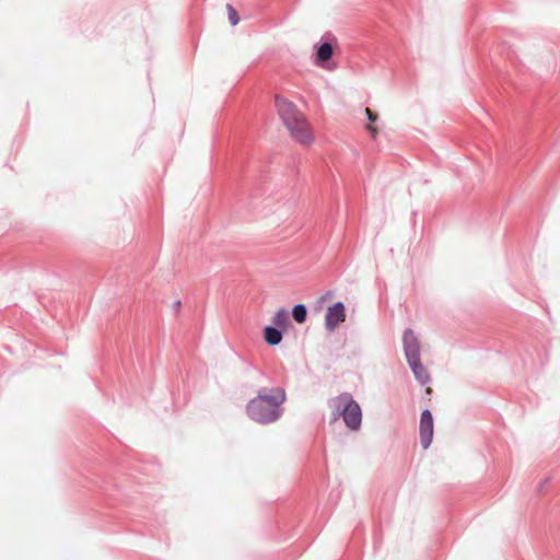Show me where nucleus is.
Returning <instances> with one entry per match:
<instances>
[{
    "instance_id": "obj_1",
    "label": "nucleus",
    "mask_w": 560,
    "mask_h": 560,
    "mask_svg": "<svg viewBox=\"0 0 560 560\" xmlns=\"http://www.w3.org/2000/svg\"><path fill=\"white\" fill-rule=\"evenodd\" d=\"M285 389L281 386L260 387L246 404L247 417L255 423L268 425L277 422L284 412Z\"/></svg>"
},
{
    "instance_id": "obj_2",
    "label": "nucleus",
    "mask_w": 560,
    "mask_h": 560,
    "mask_svg": "<svg viewBox=\"0 0 560 560\" xmlns=\"http://www.w3.org/2000/svg\"><path fill=\"white\" fill-rule=\"evenodd\" d=\"M276 106L290 135L303 145L311 144L313 142V135L310 125L298 110L296 106L292 102L279 96L276 97Z\"/></svg>"
},
{
    "instance_id": "obj_3",
    "label": "nucleus",
    "mask_w": 560,
    "mask_h": 560,
    "mask_svg": "<svg viewBox=\"0 0 560 560\" xmlns=\"http://www.w3.org/2000/svg\"><path fill=\"white\" fill-rule=\"evenodd\" d=\"M402 348L407 363L417 382L427 385L431 377L420 359V342L411 328H406L402 334Z\"/></svg>"
},
{
    "instance_id": "obj_4",
    "label": "nucleus",
    "mask_w": 560,
    "mask_h": 560,
    "mask_svg": "<svg viewBox=\"0 0 560 560\" xmlns=\"http://www.w3.org/2000/svg\"><path fill=\"white\" fill-rule=\"evenodd\" d=\"M341 407L332 412V420L342 418L346 427L351 431H359L362 425V409L357 400L349 393H343L338 397Z\"/></svg>"
},
{
    "instance_id": "obj_5",
    "label": "nucleus",
    "mask_w": 560,
    "mask_h": 560,
    "mask_svg": "<svg viewBox=\"0 0 560 560\" xmlns=\"http://www.w3.org/2000/svg\"><path fill=\"white\" fill-rule=\"evenodd\" d=\"M290 325L288 311L284 307L279 308L272 316L271 324L266 325L262 329V338L266 345L270 347L280 345Z\"/></svg>"
},
{
    "instance_id": "obj_6",
    "label": "nucleus",
    "mask_w": 560,
    "mask_h": 560,
    "mask_svg": "<svg viewBox=\"0 0 560 560\" xmlns=\"http://www.w3.org/2000/svg\"><path fill=\"white\" fill-rule=\"evenodd\" d=\"M337 42V38L334 34L327 32L325 33L320 40L314 45L316 63L318 66H323L325 61H328L334 54V44Z\"/></svg>"
},
{
    "instance_id": "obj_7",
    "label": "nucleus",
    "mask_w": 560,
    "mask_h": 560,
    "mask_svg": "<svg viewBox=\"0 0 560 560\" xmlns=\"http://www.w3.org/2000/svg\"><path fill=\"white\" fill-rule=\"evenodd\" d=\"M433 431H434L433 415L429 409H424V410H422V412L420 415V427H419L420 444L424 450H427L432 443Z\"/></svg>"
},
{
    "instance_id": "obj_8",
    "label": "nucleus",
    "mask_w": 560,
    "mask_h": 560,
    "mask_svg": "<svg viewBox=\"0 0 560 560\" xmlns=\"http://www.w3.org/2000/svg\"><path fill=\"white\" fill-rule=\"evenodd\" d=\"M346 319V306L343 302H336L328 306L325 314V328L334 331Z\"/></svg>"
},
{
    "instance_id": "obj_9",
    "label": "nucleus",
    "mask_w": 560,
    "mask_h": 560,
    "mask_svg": "<svg viewBox=\"0 0 560 560\" xmlns=\"http://www.w3.org/2000/svg\"><path fill=\"white\" fill-rule=\"evenodd\" d=\"M307 314V307L303 303L295 304L291 311L293 319L299 324H303L306 320Z\"/></svg>"
},
{
    "instance_id": "obj_10",
    "label": "nucleus",
    "mask_w": 560,
    "mask_h": 560,
    "mask_svg": "<svg viewBox=\"0 0 560 560\" xmlns=\"http://www.w3.org/2000/svg\"><path fill=\"white\" fill-rule=\"evenodd\" d=\"M226 10H228V19H229L230 24L232 26L237 25L240 22V15H238L237 10L230 3L226 4Z\"/></svg>"
},
{
    "instance_id": "obj_11",
    "label": "nucleus",
    "mask_w": 560,
    "mask_h": 560,
    "mask_svg": "<svg viewBox=\"0 0 560 560\" xmlns=\"http://www.w3.org/2000/svg\"><path fill=\"white\" fill-rule=\"evenodd\" d=\"M365 116L370 124H374L378 118L377 113L373 112L370 108H365Z\"/></svg>"
},
{
    "instance_id": "obj_12",
    "label": "nucleus",
    "mask_w": 560,
    "mask_h": 560,
    "mask_svg": "<svg viewBox=\"0 0 560 560\" xmlns=\"http://www.w3.org/2000/svg\"><path fill=\"white\" fill-rule=\"evenodd\" d=\"M549 482V478H545L538 486H537V492L542 493L544 487Z\"/></svg>"
},
{
    "instance_id": "obj_13",
    "label": "nucleus",
    "mask_w": 560,
    "mask_h": 560,
    "mask_svg": "<svg viewBox=\"0 0 560 560\" xmlns=\"http://www.w3.org/2000/svg\"><path fill=\"white\" fill-rule=\"evenodd\" d=\"M332 295H334V292H332V291H328V292H326V293L320 298V301H324V300H326V299H330Z\"/></svg>"
},
{
    "instance_id": "obj_14",
    "label": "nucleus",
    "mask_w": 560,
    "mask_h": 560,
    "mask_svg": "<svg viewBox=\"0 0 560 560\" xmlns=\"http://www.w3.org/2000/svg\"><path fill=\"white\" fill-rule=\"evenodd\" d=\"M368 130L370 131V133L372 135V137H375L376 135V129L371 127V126H368Z\"/></svg>"
},
{
    "instance_id": "obj_15",
    "label": "nucleus",
    "mask_w": 560,
    "mask_h": 560,
    "mask_svg": "<svg viewBox=\"0 0 560 560\" xmlns=\"http://www.w3.org/2000/svg\"><path fill=\"white\" fill-rule=\"evenodd\" d=\"M180 305H182V302H180V301H176V302L174 303V308H175V310H178V308L180 307Z\"/></svg>"
}]
</instances>
